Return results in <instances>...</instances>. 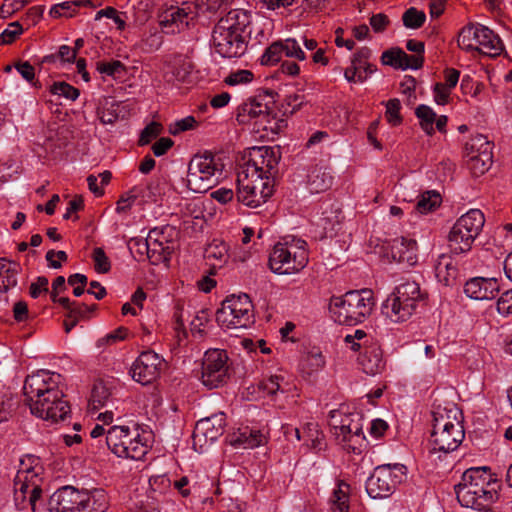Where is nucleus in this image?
Returning a JSON list of instances; mask_svg holds the SVG:
<instances>
[{"instance_id":"1","label":"nucleus","mask_w":512,"mask_h":512,"mask_svg":"<svg viewBox=\"0 0 512 512\" xmlns=\"http://www.w3.org/2000/svg\"><path fill=\"white\" fill-rule=\"evenodd\" d=\"M251 23V14L245 10L233 9L215 25L212 44L215 52L223 58H239L247 50L246 29Z\"/></svg>"},{"instance_id":"2","label":"nucleus","mask_w":512,"mask_h":512,"mask_svg":"<svg viewBox=\"0 0 512 512\" xmlns=\"http://www.w3.org/2000/svg\"><path fill=\"white\" fill-rule=\"evenodd\" d=\"M149 433L136 423L108 428L106 444L119 458L141 460L150 448Z\"/></svg>"},{"instance_id":"3","label":"nucleus","mask_w":512,"mask_h":512,"mask_svg":"<svg viewBox=\"0 0 512 512\" xmlns=\"http://www.w3.org/2000/svg\"><path fill=\"white\" fill-rule=\"evenodd\" d=\"M430 442L432 451L450 453L462 443L465 433L456 407L440 408L433 411Z\"/></svg>"},{"instance_id":"4","label":"nucleus","mask_w":512,"mask_h":512,"mask_svg":"<svg viewBox=\"0 0 512 512\" xmlns=\"http://www.w3.org/2000/svg\"><path fill=\"white\" fill-rule=\"evenodd\" d=\"M374 306L372 290L362 289L349 291L340 297H332L329 311L335 322L356 325L370 316Z\"/></svg>"},{"instance_id":"5","label":"nucleus","mask_w":512,"mask_h":512,"mask_svg":"<svg viewBox=\"0 0 512 512\" xmlns=\"http://www.w3.org/2000/svg\"><path fill=\"white\" fill-rule=\"evenodd\" d=\"M425 294L416 281L409 279L400 283L382 305V312L393 322H403L415 312Z\"/></svg>"},{"instance_id":"6","label":"nucleus","mask_w":512,"mask_h":512,"mask_svg":"<svg viewBox=\"0 0 512 512\" xmlns=\"http://www.w3.org/2000/svg\"><path fill=\"white\" fill-rule=\"evenodd\" d=\"M307 263V243L299 238L276 243L269 255V267L277 274L299 272Z\"/></svg>"},{"instance_id":"7","label":"nucleus","mask_w":512,"mask_h":512,"mask_svg":"<svg viewBox=\"0 0 512 512\" xmlns=\"http://www.w3.org/2000/svg\"><path fill=\"white\" fill-rule=\"evenodd\" d=\"M221 159L210 152L195 155L188 166L187 187L196 193H205L223 176Z\"/></svg>"},{"instance_id":"8","label":"nucleus","mask_w":512,"mask_h":512,"mask_svg":"<svg viewBox=\"0 0 512 512\" xmlns=\"http://www.w3.org/2000/svg\"><path fill=\"white\" fill-rule=\"evenodd\" d=\"M485 223L484 214L479 209H471L462 215L448 235L450 251L454 254L468 252Z\"/></svg>"},{"instance_id":"9","label":"nucleus","mask_w":512,"mask_h":512,"mask_svg":"<svg viewBox=\"0 0 512 512\" xmlns=\"http://www.w3.org/2000/svg\"><path fill=\"white\" fill-rule=\"evenodd\" d=\"M216 321L226 329L249 328L255 321L253 304L249 296H228L216 312Z\"/></svg>"},{"instance_id":"10","label":"nucleus","mask_w":512,"mask_h":512,"mask_svg":"<svg viewBox=\"0 0 512 512\" xmlns=\"http://www.w3.org/2000/svg\"><path fill=\"white\" fill-rule=\"evenodd\" d=\"M406 478L403 464H384L377 466L366 480L365 489L372 499L389 497Z\"/></svg>"},{"instance_id":"11","label":"nucleus","mask_w":512,"mask_h":512,"mask_svg":"<svg viewBox=\"0 0 512 512\" xmlns=\"http://www.w3.org/2000/svg\"><path fill=\"white\" fill-rule=\"evenodd\" d=\"M62 376L49 370H38L28 375L24 381L23 392L28 406L42 398L55 399L58 392L63 390Z\"/></svg>"},{"instance_id":"12","label":"nucleus","mask_w":512,"mask_h":512,"mask_svg":"<svg viewBox=\"0 0 512 512\" xmlns=\"http://www.w3.org/2000/svg\"><path fill=\"white\" fill-rule=\"evenodd\" d=\"M236 120L240 124H248L251 120H255L256 125L271 132H277L284 125V120H276L271 115L268 105L263 103L261 96L242 103L237 109Z\"/></svg>"},{"instance_id":"13","label":"nucleus","mask_w":512,"mask_h":512,"mask_svg":"<svg viewBox=\"0 0 512 512\" xmlns=\"http://www.w3.org/2000/svg\"><path fill=\"white\" fill-rule=\"evenodd\" d=\"M228 354L222 349H210L202 362V383L209 389L218 388L229 378Z\"/></svg>"},{"instance_id":"14","label":"nucleus","mask_w":512,"mask_h":512,"mask_svg":"<svg viewBox=\"0 0 512 512\" xmlns=\"http://www.w3.org/2000/svg\"><path fill=\"white\" fill-rule=\"evenodd\" d=\"M198 16V6L191 1L183 2L180 6H170L159 16V24L165 33H180L189 27Z\"/></svg>"},{"instance_id":"15","label":"nucleus","mask_w":512,"mask_h":512,"mask_svg":"<svg viewBox=\"0 0 512 512\" xmlns=\"http://www.w3.org/2000/svg\"><path fill=\"white\" fill-rule=\"evenodd\" d=\"M487 489H500V482L486 466L467 469L462 475L461 482L455 486L456 494L458 491H479L486 497Z\"/></svg>"},{"instance_id":"16","label":"nucleus","mask_w":512,"mask_h":512,"mask_svg":"<svg viewBox=\"0 0 512 512\" xmlns=\"http://www.w3.org/2000/svg\"><path fill=\"white\" fill-rule=\"evenodd\" d=\"M164 367V360L154 351L142 352L133 363L130 374L132 378L147 385L156 380Z\"/></svg>"},{"instance_id":"17","label":"nucleus","mask_w":512,"mask_h":512,"mask_svg":"<svg viewBox=\"0 0 512 512\" xmlns=\"http://www.w3.org/2000/svg\"><path fill=\"white\" fill-rule=\"evenodd\" d=\"M64 397V392L61 390L58 392V395L54 397L55 399H51V397L47 399L46 397L31 404V406H29L30 411L36 417L51 421L52 423L64 421L71 412L70 405Z\"/></svg>"},{"instance_id":"18","label":"nucleus","mask_w":512,"mask_h":512,"mask_svg":"<svg viewBox=\"0 0 512 512\" xmlns=\"http://www.w3.org/2000/svg\"><path fill=\"white\" fill-rule=\"evenodd\" d=\"M279 160V149L268 146L254 147L250 152V159L244 168L251 171V176H253V173L260 172L267 176L275 177L278 171Z\"/></svg>"},{"instance_id":"19","label":"nucleus","mask_w":512,"mask_h":512,"mask_svg":"<svg viewBox=\"0 0 512 512\" xmlns=\"http://www.w3.org/2000/svg\"><path fill=\"white\" fill-rule=\"evenodd\" d=\"M173 228L166 226L150 230V248L148 260L153 265L169 262L174 251V243L169 239Z\"/></svg>"},{"instance_id":"20","label":"nucleus","mask_w":512,"mask_h":512,"mask_svg":"<svg viewBox=\"0 0 512 512\" xmlns=\"http://www.w3.org/2000/svg\"><path fill=\"white\" fill-rule=\"evenodd\" d=\"M16 474L14 479V503L18 510L35 511L36 502L42 495L41 484Z\"/></svg>"},{"instance_id":"21","label":"nucleus","mask_w":512,"mask_h":512,"mask_svg":"<svg viewBox=\"0 0 512 512\" xmlns=\"http://www.w3.org/2000/svg\"><path fill=\"white\" fill-rule=\"evenodd\" d=\"M295 58L297 60H304L306 58L305 52L301 49L300 44L294 38H287L285 40L275 41L261 56L262 65H274L281 61L282 57Z\"/></svg>"},{"instance_id":"22","label":"nucleus","mask_w":512,"mask_h":512,"mask_svg":"<svg viewBox=\"0 0 512 512\" xmlns=\"http://www.w3.org/2000/svg\"><path fill=\"white\" fill-rule=\"evenodd\" d=\"M225 427V415L219 413L200 419L193 431V444H197L202 447L204 444L213 443L216 441L224 432Z\"/></svg>"},{"instance_id":"23","label":"nucleus","mask_w":512,"mask_h":512,"mask_svg":"<svg viewBox=\"0 0 512 512\" xmlns=\"http://www.w3.org/2000/svg\"><path fill=\"white\" fill-rule=\"evenodd\" d=\"M83 498H86L84 492L65 486L52 494L49 499V507L51 511L55 512H81Z\"/></svg>"},{"instance_id":"24","label":"nucleus","mask_w":512,"mask_h":512,"mask_svg":"<svg viewBox=\"0 0 512 512\" xmlns=\"http://www.w3.org/2000/svg\"><path fill=\"white\" fill-rule=\"evenodd\" d=\"M334 431L337 440L344 445L345 449L355 454L361 452V446L365 440L361 418H356L353 425H342Z\"/></svg>"},{"instance_id":"25","label":"nucleus","mask_w":512,"mask_h":512,"mask_svg":"<svg viewBox=\"0 0 512 512\" xmlns=\"http://www.w3.org/2000/svg\"><path fill=\"white\" fill-rule=\"evenodd\" d=\"M499 283L496 278L475 277L464 285L465 294L475 300H489L496 297L499 292Z\"/></svg>"},{"instance_id":"26","label":"nucleus","mask_w":512,"mask_h":512,"mask_svg":"<svg viewBox=\"0 0 512 512\" xmlns=\"http://www.w3.org/2000/svg\"><path fill=\"white\" fill-rule=\"evenodd\" d=\"M249 185L245 178L237 180V200L247 207L257 208L266 203L273 194V190H258L257 187Z\"/></svg>"},{"instance_id":"27","label":"nucleus","mask_w":512,"mask_h":512,"mask_svg":"<svg viewBox=\"0 0 512 512\" xmlns=\"http://www.w3.org/2000/svg\"><path fill=\"white\" fill-rule=\"evenodd\" d=\"M193 69L192 62L183 56H176L164 65L163 79L167 83L176 84L187 80Z\"/></svg>"},{"instance_id":"28","label":"nucleus","mask_w":512,"mask_h":512,"mask_svg":"<svg viewBox=\"0 0 512 512\" xmlns=\"http://www.w3.org/2000/svg\"><path fill=\"white\" fill-rule=\"evenodd\" d=\"M394 261L413 264L416 261L417 242L406 237H396L387 246Z\"/></svg>"},{"instance_id":"29","label":"nucleus","mask_w":512,"mask_h":512,"mask_svg":"<svg viewBox=\"0 0 512 512\" xmlns=\"http://www.w3.org/2000/svg\"><path fill=\"white\" fill-rule=\"evenodd\" d=\"M499 489H487L485 490V495L479 491L467 492V491H458L456 494L459 503L463 507L472 508L475 510H483L489 507L492 503H494L498 498Z\"/></svg>"},{"instance_id":"30","label":"nucleus","mask_w":512,"mask_h":512,"mask_svg":"<svg viewBox=\"0 0 512 512\" xmlns=\"http://www.w3.org/2000/svg\"><path fill=\"white\" fill-rule=\"evenodd\" d=\"M358 362L363 372L372 376L382 373L386 366L382 350L377 345L365 347Z\"/></svg>"},{"instance_id":"31","label":"nucleus","mask_w":512,"mask_h":512,"mask_svg":"<svg viewBox=\"0 0 512 512\" xmlns=\"http://www.w3.org/2000/svg\"><path fill=\"white\" fill-rule=\"evenodd\" d=\"M384 65L392 66L396 69H419L421 68L420 57H409L400 48H392L383 52L381 56Z\"/></svg>"},{"instance_id":"32","label":"nucleus","mask_w":512,"mask_h":512,"mask_svg":"<svg viewBox=\"0 0 512 512\" xmlns=\"http://www.w3.org/2000/svg\"><path fill=\"white\" fill-rule=\"evenodd\" d=\"M503 49V43L498 35L489 28L480 25L476 51L490 57H496L501 54Z\"/></svg>"},{"instance_id":"33","label":"nucleus","mask_w":512,"mask_h":512,"mask_svg":"<svg viewBox=\"0 0 512 512\" xmlns=\"http://www.w3.org/2000/svg\"><path fill=\"white\" fill-rule=\"evenodd\" d=\"M326 365L325 357L319 348L313 347L302 356L299 363V371L305 379H311Z\"/></svg>"},{"instance_id":"34","label":"nucleus","mask_w":512,"mask_h":512,"mask_svg":"<svg viewBox=\"0 0 512 512\" xmlns=\"http://www.w3.org/2000/svg\"><path fill=\"white\" fill-rule=\"evenodd\" d=\"M333 183V176L327 168L314 167L308 174V188L311 193H321L328 190Z\"/></svg>"},{"instance_id":"35","label":"nucleus","mask_w":512,"mask_h":512,"mask_svg":"<svg viewBox=\"0 0 512 512\" xmlns=\"http://www.w3.org/2000/svg\"><path fill=\"white\" fill-rule=\"evenodd\" d=\"M265 441V437L258 430H252L248 427L239 430L231 436L230 443L233 446H242L245 449H252L260 446Z\"/></svg>"},{"instance_id":"36","label":"nucleus","mask_w":512,"mask_h":512,"mask_svg":"<svg viewBox=\"0 0 512 512\" xmlns=\"http://www.w3.org/2000/svg\"><path fill=\"white\" fill-rule=\"evenodd\" d=\"M43 467L40 462V458L35 455H25L20 459L19 469L17 474H23L27 480L42 483L41 474Z\"/></svg>"},{"instance_id":"37","label":"nucleus","mask_w":512,"mask_h":512,"mask_svg":"<svg viewBox=\"0 0 512 512\" xmlns=\"http://www.w3.org/2000/svg\"><path fill=\"white\" fill-rule=\"evenodd\" d=\"M349 484L341 481L330 498L331 512H349Z\"/></svg>"},{"instance_id":"38","label":"nucleus","mask_w":512,"mask_h":512,"mask_svg":"<svg viewBox=\"0 0 512 512\" xmlns=\"http://www.w3.org/2000/svg\"><path fill=\"white\" fill-rule=\"evenodd\" d=\"M435 271L438 280L446 286L453 285L458 276L457 267L452 263L451 259L445 255L440 257Z\"/></svg>"},{"instance_id":"39","label":"nucleus","mask_w":512,"mask_h":512,"mask_svg":"<svg viewBox=\"0 0 512 512\" xmlns=\"http://www.w3.org/2000/svg\"><path fill=\"white\" fill-rule=\"evenodd\" d=\"M81 512H105L108 507L107 496L103 490H95L88 494L85 493Z\"/></svg>"},{"instance_id":"40","label":"nucleus","mask_w":512,"mask_h":512,"mask_svg":"<svg viewBox=\"0 0 512 512\" xmlns=\"http://www.w3.org/2000/svg\"><path fill=\"white\" fill-rule=\"evenodd\" d=\"M20 266L14 262L3 264L0 268V294L7 292L17 285V275Z\"/></svg>"},{"instance_id":"41","label":"nucleus","mask_w":512,"mask_h":512,"mask_svg":"<svg viewBox=\"0 0 512 512\" xmlns=\"http://www.w3.org/2000/svg\"><path fill=\"white\" fill-rule=\"evenodd\" d=\"M204 257L210 261L214 268L222 267L229 258L228 248L225 243L213 242L205 249Z\"/></svg>"},{"instance_id":"42","label":"nucleus","mask_w":512,"mask_h":512,"mask_svg":"<svg viewBox=\"0 0 512 512\" xmlns=\"http://www.w3.org/2000/svg\"><path fill=\"white\" fill-rule=\"evenodd\" d=\"M246 179L249 181V186H255L258 190H273L274 191V177L266 174H262L260 172L253 173L251 176V171L243 168L241 172L238 173L237 180Z\"/></svg>"},{"instance_id":"43","label":"nucleus","mask_w":512,"mask_h":512,"mask_svg":"<svg viewBox=\"0 0 512 512\" xmlns=\"http://www.w3.org/2000/svg\"><path fill=\"white\" fill-rule=\"evenodd\" d=\"M480 24L467 25L459 33L458 45L465 51H474L478 45Z\"/></svg>"},{"instance_id":"44","label":"nucleus","mask_w":512,"mask_h":512,"mask_svg":"<svg viewBox=\"0 0 512 512\" xmlns=\"http://www.w3.org/2000/svg\"><path fill=\"white\" fill-rule=\"evenodd\" d=\"M303 439L310 449L320 451L324 446V434L318 429V424L307 423L303 428Z\"/></svg>"},{"instance_id":"45","label":"nucleus","mask_w":512,"mask_h":512,"mask_svg":"<svg viewBox=\"0 0 512 512\" xmlns=\"http://www.w3.org/2000/svg\"><path fill=\"white\" fill-rule=\"evenodd\" d=\"M493 143L488 140V138L482 134H477L473 136L466 143V151L467 155H478L482 156L483 154H493Z\"/></svg>"},{"instance_id":"46","label":"nucleus","mask_w":512,"mask_h":512,"mask_svg":"<svg viewBox=\"0 0 512 512\" xmlns=\"http://www.w3.org/2000/svg\"><path fill=\"white\" fill-rule=\"evenodd\" d=\"M415 115L419 119L420 127L428 135L434 133V122L436 120V113L427 105L421 104L415 110Z\"/></svg>"},{"instance_id":"47","label":"nucleus","mask_w":512,"mask_h":512,"mask_svg":"<svg viewBox=\"0 0 512 512\" xmlns=\"http://www.w3.org/2000/svg\"><path fill=\"white\" fill-rule=\"evenodd\" d=\"M441 203V196L438 192L426 191L421 194L417 204L416 210L421 214H427L434 211Z\"/></svg>"},{"instance_id":"48","label":"nucleus","mask_w":512,"mask_h":512,"mask_svg":"<svg viewBox=\"0 0 512 512\" xmlns=\"http://www.w3.org/2000/svg\"><path fill=\"white\" fill-rule=\"evenodd\" d=\"M469 169L475 176L483 175L489 170L493 162V154L467 155Z\"/></svg>"},{"instance_id":"49","label":"nucleus","mask_w":512,"mask_h":512,"mask_svg":"<svg viewBox=\"0 0 512 512\" xmlns=\"http://www.w3.org/2000/svg\"><path fill=\"white\" fill-rule=\"evenodd\" d=\"M84 4L85 2L83 0H73L58 3L51 7L49 14L53 18H59L62 16L72 17L76 13L77 9L81 6H84Z\"/></svg>"},{"instance_id":"50","label":"nucleus","mask_w":512,"mask_h":512,"mask_svg":"<svg viewBox=\"0 0 512 512\" xmlns=\"http://www.w3.org/2000/svg\"><path fill=\"white\" fill-rule=\"evenodd\" d=\"M49 92L52 95L63 97L69 101H75L80 95L78 88L70 85L65 81H57L51 84L49 86Z\"/></svg>"},{"instance_id":"51","label":"nucleus","mask_w":512,"mask_h":512,"mask_svg":"<svg viewBox=\"0 0 512 512\" xmlns=\"http://www.w3.org/2000/svg\"><path fill=\"white\" fill-rule=\"evenodd\" d=\"M120 104L116 101L106 102L105 106L97 110L98 119L102 124H113L119 117Z\"/></svg>"},{"instance_id":"52","label":"nucleus","mask_w":512,"mask_h":512,"mask_svg":"<svg viewBox=\"0 0 512 512\" xmlns=\"http://www.w3.org/2000/svg\"><path fill=\"white\" fill-rule=\"evenodd\" d=\"M425 20V13L414 7L407 9L402 16L404 26L411 29L420 28L424 24Z\"/></svg>"},{"instance_id":"53","label":"nucleus","mask_w":512,"mask_h":512,"mask_svg":"<svg viewBox=\"0 0 512 512\" xmlns=\"http://www.w3.org/2000/svg\"><path fill=\"white\" fill-rule=\"evenodd\" d=\"M209 321L210 312L208 309H201L197 311L190 323L192 334H199L200 336H203L205 333V326Z\"/></svg>"},{"instance_id":"54","label":"nucleus","mask_w":512,"mask_h":512,"mask_svg":"<svg viewBox=\"0 0 512 512\" xmlns=\"http://www.w3.org/2000/svg\"><path fill=\"white\" fill-rule=\"evenodd\" d=\"M401 103L399 99L393 98L386 102V112L385 116L387 121L393 125L397 126L401 124L402 117L400 115Z\"/></svg>"},{"instance_id":"55","label":"nucleus","mask_w":512,"mask_h":512,"mask_svg":"<svg viewBox=\"0 0 512 512\" xmlns=\"http://www.w3.org/2000/svg\"><path fill=\"white\" fill-rule=\"evenodd\" d=\"M109 397L110 392L102 383H97L93 386L90 401L94 408L104 406Z\"/></svg>"},{"instance_id":"56","label":"nucleus","mask_w":512,"mask_h":512,"mask_svg":"<svg viewBox=\"0 0 512 512\" xmlns=\"http://www.w3.org/2000/svg\"><path fill=\"white\" fill-rule=\"evenodd\" d=\"M92 258L94 261V268L98 273H107L110 271L111 262L102 248H94Z\"/></svg>"},{"instance_id":"57","label":"nucleus","mask_w":512,"mask_h":512,"mask_svg":"<svg viewBox=\"0 0 512 512\" xmlns=\"http://www.w3.org/2000/svg\"><path fill=\"white\" fill-rule=\"evenodd\" d=\"M284 378L278 375H272L267 379H264L260 383V389L268 395H275L278 391H284L283 389Z\"/></svg>"},{"instance_id":"58","label":"nucleus","mask_w":512,"mask_h":512,"mask_svg":"<svg viewBox=\"0 0 512 512\" xmlns=\"http://www.w3.org/2000/svg\"><path fill=\"white\" fill-rule=\"evenodd\" d=\"M97 71L107 76L116 77L125 71V66L119 60L111 62H98Z\"/></svg>"},{"instance_id":"59","label":"nucleus","mask_w":512,"mask_h":512,"mask_svg":"<svg viewBox=\"0 0 512 512\" xmlns=\"http://www.w3.org/2000/svg\"><path fill=\"white\" fill-rule=\"evenodd\" d=\"M162 131V125L158 122L149 123L140 134L139 145L149 144L153 139L157 138Z\"/></svg>"},{"instance_id":"60","label":"nucleus","mask_w":512,"mask_h":512,"mask_svg":"<svg viewBox=\"0 0 512 512\" xmlns=\"http://www.w3.org/2000/svg\"><path fill=\"white\" fill-rule=\"evenodd\" d=\"M356 418H361L358 413L344 414L342 415L339 411L331 412V422L330 425L334 430H338L342 425H353V422Z\"/></svg>"},{"instance_id":"61","label":"nucleus","mask_w":512,"mask_h":512,"mask_svg":"<svg viewBox=\"0 0 512 512\" xmlns=\"http://www.w3.org/2000/svg\"><path fill=\"white\" fill-rule=\"evenodd\" d=\"M496 309L502 316L512 315V289L503 292L496 302Z\"/></svg>"},{"instance_id":"62","label":"nucleus","mask_w":512,"mask_h":512,"mask_svg":"<svg viewBox=\"0 0 512 512\" xmlns=\"http://www.w3.org/2000/svg\"><path fill=\"white\" fill-rule=\"evenodd\" d=\"M127 335V329L119 327L114 331L106 334L104 337L97 340V347H104L106 345H113L121 340H124Z\"/></svg>"},{"instance_id":"63","label":"nucleus","mask_w":512,"mask_h":512,"mask_svg":"<svg viewBox=\"0 0 512 512\" xmlns=\"http://www.w3.org/2000/svg\"><path fill=\"white\" fill-rule=\"evenodd\" d=\"M95 309V305L89 306L84 303L74 301L70 312L67 313V318H75L80 321L89 318L90 313Z\"/></svg>"},{"instance_id":"64","label":"nucleus","mask_w":512,"mask_h":512,"mask_svg":"<svg viewBox=\"0 0 512 512\" xmlns=\"http://www.w3.org/2000/svg\"><path fill=\"white\" fill-rule=\"evenodd\" d=\"M196 124V119L193 116H187L172 123L169 127V132L172 135H178L181 132L194 129Z\"/></svg>"}]
</instances>
